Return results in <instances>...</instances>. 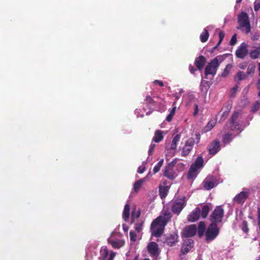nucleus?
I'll use <instances>...</instances> for the list:
<instances>
[{"mask_svg": "<svg viewBox=\"0 0 260 260\" xmlns=\"http://www.w3.org/2000/svg\"><path fill=\"white\" fill-rule=\"evenodd\" d=\"M145 101L147 104H152L153 100L150 95H147L145 98Z\"/></svg>", "mask_w": 260, "mask_h": 260, "instance_id": "52", "label": "nucleus"}, {"mask_svg": "<svg viewBox=\"0 0 260 260\" xmlns=\"http://www.w3.org/2000/svg\"><path fill=\"white\" fill-rule=\"evenodd\" d=\"M237 28L240 29L241 31L246 34H249L251 31L250 22L239 24V26Z\"/></svg>", "mask_w": 260, "mask_h": 260, "instance_id": "22", "label": "nucleus"}, {"mask_svg": "<svg viewBox=\"0 0 260 260\" xmlns=\"http://www.w3.org/2000/svg\"><path fill=\"white\" fill-rule=\"evenodd\" d=\"M257 87L259 89H260V79L258 80L257 82Z\"/></svg>", "mask_w": 260, "mask_h": 260, "instance_id": "62", "label": "nucleus"}, {"mask_svg": "<svg viewBox=\"0 0 260 260\" xmlns=\"http://www.w3.org/2000/svg\"><path fill=\"white\" fill-rule=\"evenodd\" d=\"M257 223L258 226V230L260 231V207L258 208L257 211Z\"/></svg>", "mask_w": 260, "mask_h": 260, "instance_id": "53", "label": "nucleus"}, {"mask_svg": "<svg viewBox=\"0 0 260 260\" xmlns=\"http://www.w3.org/2000/svg\"><path fill=\"white\" fill-rule=\"evenodd\" d=\"M230 109L227 108L226 110H225L224 111H221L220 112L218 115L217 117L221 116V118H223V119L224 118L228 116L229 114Z\"/></svg>", "mask_w": 260, "mask_h": 260, "instance_id": "39", "label": "nucleus"}, {"mask_svg": "<svg viewBox=\"0 0 260 260\" xmlns=\"http://www.w3.org/2000/svg\"><path fill=\"white\" fill-rule=\"evenodd\" d=\"M130 208L128 204H126L123 212V218L125 221H127L129 216Z\"/></svg>", "mask_w": 260, "mask_h": 260, "instance_id": "30", "label": "nucleus"}, {"mask_svg": "<svg viewBox=\"0 0 260 260\" xmlns=\"http://www.w3.org/2000/svg\"><path fill=\"white\" fill-rule=\"evenodd\" d=\"M195 95L193 93H188L186 95V100L187 101V104H190L192 102H193L195 100Z\"/></svg>", "mask_w": 260, "mask_h": 260, "instance_id": "36", "label": "nucleus"}, {"mask_svg": "<svg viewBox=\"0 0 260 260\" xmlns=\"http://www.w3.org/2000/svg\"><path fill=\"white\" fill-rule=\"evenodd\" d=\"M219 234V229L216 223H212L208 226L206 232L205 236L207 241H212Z\"/></svg>", "mask_w": 260, "mask_h": 260, "instance_id": "8", "label": "nucleus"}, {"mask_svg": "<svg viewBox=\"0 0 260 260\" xmlns=\"http://www.w3.org/2000/svg\"><path fill=\"white\" fill-rule=\"evenodd\" d=\"M148 250L151 255H155L158 252V245L154 242H150L147 246Z\"/></svg>", "mask_w": 260, "mask_h": 260, "instance_id": "21", "label": "nucleus"}, {"mask_svg": "<svg viewBox=\"0 0 260 260\" xmlns=\"http://www.w3.org/2000/svg\"><path fill=\"white\" fill-rule=\"evenodd\" d=\"M155 146H156V145L155 144L153 143H152L150 144V147H149V150H148V154H149V155H151L152 153V152H153V151L154 150V149L155 147Z\"/></svg>", "mask_w": 260, "mask_h": 260, "instance_id": "50", "label": "nucleus"}, {"mask_svg": "<svg viewBox=\"0 0 260 260\" xmlns=\"http://www.w3.org/2000/svg\"><path fill=\"white\" fill-rule=\"evenodd\" d=\"M178 236L176 234H174L167 236L165 238L164 242L167 245L172 246L178 242Z\"/></svg>", "mask_w": 260, "mask_h": 260, "instance_id": "19", "label": "nucleus"}, {"mask_svg": "<svg viewBox=\"0 0 260 260\" xmlns=\"http://www.w3.org/2000/svg\"><path fill=\"white\" fill-rule=\"evenodd\" d=\"M140 216L139 212H137L136 213L135 212H132V222H134L135 219L138 218Z\"/></svg>", "mask_w": 260, "mask_h": 260, "instance_id": "48", "label": "nucleus"}, {"mask_svg": "<svg viewBox=\"0 0 260 260\" xmlns=\"http://www.w3.org/2000/svg\"><path fill=\"white\" fill-rule=\"evenodd\" d=\"M238 89V86L237 85L235 86L233 88H232L231 91V96H234L236 93L237 92Z\"/></svg>", "mask_w": 260, "mask_h": 260, "instance_id": "45", "label": "nucleus"}, {"mask_svg": "<svg viewBox=\"0 0 260 260\" xmlns=\"http://www.w3.org/2000/svg\"><path fill=\"white\" fill-rule=\"evenodd\" d=\"M246 77L245 74L242 72H239L237 73L236 76L235 77V80L238 82H239Z\"/></svg>", "mask_w": 260, "mask_h": 260, "instance_id": "34", "label": "nucleus"}, {"mask_svg": "<svg viewBox=\"0 0 260 260\" xmlns=\"http://www.w3.org/2000/svg\"><path fill=\"white\" fill-rule=\"evenodd\" d=\"M212 28H213V26L210 25L206 27L203 29V31L200 36V39L202 42L204 43L208 40L209 36L208 30H210Z\"/></svg>", "mask_w": 260, "mask_h": 260, "instance_id": "20", "label": "nucleus"}, {"mask_svg": "<svg viewBox=\"0 0 260 260\" xmlns=\"http://www.w3.org/2000/svg\"><path fill=\"white\" fill-rule=\"evenodd\" d=\"M260 54V47H255L249 52L250 57L252 59L257 58Z\"/></svg>", "mask_w": 260, "mask_h": 260, "instance_id": "29", "label": "nucleus"}, {"mask_svg": "<svg viewBox=\"0 0 260 260\" xmlns=\"http://www.w3.org/2000/svg\"><path fill=\"white\" fill-rule=\"evenodd\" d=\"M259 75L260 76V63L258 64Z\"/></svg>", "mask_w": 260, "mask_h": 260, "instance_id": "64", "label": "nucleus"}, {"mask_svg": "<svg viewBox=\"0 0 260 260\" xmlns=\"http://www.w3.org/2000/svg\"><path fill=\"white\" fill-rule=\"evenodd\" d=\"M220 150V143L218 141L212 142L208 146L209 152L211 155L215 154Z\"/></svg>", "mask_w": 260, "mask_h": 260, "instance_id": "18", "label": "nucleus"}, {"mask_svg": "<svg viewBox=\"0 0 260 260\" xmlns=\"http://www.w3.org/2000/svg\"><path fill=\"white\" fill-rule=\"evenodd\" d=\"M116 253L112 251H109L106 246H103L100 251V260H113Z\"/></svg>", "mask_w": 260, "mask_h": 260, "instance_id": "11", "label": "nucleus"}, {"mask_svg": "<svg viewBox=\"0 0 260 260\" xmlns=\"http://www.w3.org/2000/svg\"><path fill=\"white\" fill-rule=\"evenodd\" d=\"M220 182H222V181L218 177L209 175L205 178L203 184L205 189L210 190L217 186Z\"/></svg>", "mask_w": 260, "mask_h": 260, "instance_id": "7", "label": "nucleus"}, {"mask_svg": "<svg viewBox=\"0 0 260 260\" xmlns=\"http://www.w3.org/2000/svg\"><path fill=\"white\" fill-rule=\"evenodd\" d=\"M122 226H123V230L124 231L127 232L128 231V227L126 224H123Z\"/></svg>", "mask_w": 260, "mask_h": 260, "instance_id": "59", "label": "nucleus"}, {"mask_svg": "<svg viewBox=\"0 0 260 260\" xmlns=\"http://www.w3.org/2000/svg\"><path fill=\"white\" fill-rule=\"evenodd\" d=\"M153 83L155 85H157L158 84V85H159L161 87H162L164 86V83L162 81H159V80H154L153 82Z\"/></svg>", "mask_w": 260, "mask_h": 260, "instance_id": "54", "label": "nucleus"}, {"mask_svg": "<svg viewBox=\"0 0 260 260\" xmlns=\"http://www.w3.org/2000/svg\"><path fill=\"white\" fill-rule=\"evenodd\" d=\"M241 228L242 231L245 233H247L248 232V228L247 226V222L245 220H243L241 224Z\"/></svg>", "mask_w": 260, "mask_h": 260, "instance_id": "38", "label": "nucleus"}, {"mask_svg": "<svg viewBox=\"0 0 260 260\" xmlns=\"http://www.w3.org/2000/svg\"><path fill=\"white\" fill-rule=\"evenodd\" d=\"M219 41L218 42V44H217V46L215 47V48H217V46L221 44V43L222 42L223 38H224V33L223 31H219Z\"/></svg>", "mask_w": 260, "mask_h": 260, "instance_id": "42", "label": "nucleus"}, {"mask_svg": "<svg viewBox=\"0 0 260 260\" xmlns=\"http://www.w3.org/2000/svg\"><path fill=\"white\" fill-rule=\"evenodd\" d=\"M250 194V190L247 188H244L242 191L237 194L233 201L238 204H243Z\"/></svg>", "mask_w": 260, "mask_h": 260, "instance_id": "12", "label": "nucleus"}, {"mask_svg": "<svg viewBox=\"0 0 260 260\" xmlns=\"http://www.w3.org/2000/svg\"><path fill=\"white\" fill-rule=\"evenodd\" d=\"M209 210H210V208L208 205H204L203 207L202 210H201V214H200L201 216H202V217L203 218H205L207 216L208 213L209 212Z\"/></svg>", "mask_w": 260, "mask_h": 260, "instance_id": "32", "label": "nucleus"}, {"mask_svg": "<svg viewBox=\"0 0 260 260\" xmlns=\"http://www.w3.org/2000/svg\"><path fill=\"white\" fill-rule=\"evenodd\" d=\"M180 95V94L177 93H175L174 94V97H175L177 100L179 99Z\"/></svg>", "mask_w": 260, "mask_h": 260, "instance_id": "61", "label": "nucleus"}, {"mask_svg": "<svg viewBox=\"0 0 260 260\" xmlns=\"http://www.w3.org/2000/svg\"><path fill=\"white\" fill-rule=\"evenodd\" d=\"M237 42V35L236 34H235L232 37L231 41H230V44L232 46L235 45Z\"/></svg>", "mask_w": 260, "mask_h": 260, "instance_id": "46", "label": "nucleus"}, {"mask_svg": "<svg viewBox=\"0 0 260 260\" xmlns=\"http://www.w3.org/2000/svg\"><path fill=\"white\" fill-rule=\"evenodd\" d=\"M140 109H137L136 111H135V114L137 115V117H143L144 116V114H140Z\"/></svg>", "mask_w": 260, "mask_h": 260, "instance_id": "55", "label": "nucleus"}, {"mask_svg": "<svg viewBox=\"0 0 260 260\" xmlns=\"http://www.w3.org/2000/svg\"><path fill=\"white\" fill-rule=\"evenodd\" d=\"M174 165V161H172L168 166L165 167L164 170V176L170 179H173L177 176V173L175 172L173 169Z\"/></svg>", "mask_w": 260, "mask_h": 260, "instance_id": "15", "label": "nucleus"}, {"mask_svg": "<svg viewBox=\"0 0 260 260\" xmlns=\"http://www.w3.org/2000/svg\"><path fill=\"white\" fill-rule=\"evenodd\" d=\"M197 232V227L195 225H190L186 226L183 230V235L185 237L193 236Z\"/></svg>", "mask_w": 260, "mask_h": 260, "instance_id": "16", "label": "nucleus"}, {"mask_svg": "<svg viewBox=\"0 0 260 260\" xmlns=\"http://www.w3.org/2000/svg\"><path fill=\"white\" fill-rule=\"evenodd\" d=\"M150 175V172L148 174L146 177L144 178L143 179H140L136 182L134 184V190L136 192H138L139 189L141 188L143 184L147 181V177L149 176Z\"/></svg>", "mask_w": 260, "mask_h": 260, "instance_id": "24", "label": "nucleus"}, {"mask_svg": "<svg viewBox=\"0 0 260 260\" xmlns=\"http://www.w3.org/2000/svg\"><path fill=\"white\" fill-rule=\"evenodd\" d=\"M206 225L204 222H200L198 227V233L199 237H202L205 233Z\"/></svg>", "mask_w": 260, "mask_h": 260, "instance_id": "31", "label": "nucleus"}, {"mask_svg": "<svg viewBox=\"0 0 260 260\" xmlns=\"http://www.w3.org/2000/svg\"><path fill=\"white\" fill-rule=\"evenodd\" d=\"M186 204L185 198L175 200L172 205V210L173 213L178 215L184 207Z\"/></svg>", "mask_w": 260, "mask_h": 260, "instance_id": "10", "label": "nucleus"}, {"mask_svg": "<svg viewBox=\"0 0 260 260\" xmlns=\"http://www.w3.org/2000/svg\"><path fill=\"white\" fill-rule=\"evenodd\" d=\"M146 161H143L142 165L140 166L138 169V172L140 174L143 173L145 170Z\"/></svg>", "mask_w": 260, "mask_h": 260, "instance_id": "41", "label": "nucleus"}, {"mask_svg": "<svg viewBox=\"0 0 260 260\" xmlns=\"http://www.w3.org/2000/svg\"><path fill=\"white\" fill-rule=\"evenodd\" d=\"M130 239L132 241L135 242L137 240L136 234L134 232H130L129 233Z\"/></svg>", "mask_w": 260, "mask_h": 260, "instance_id": "47", "label": "nucleus"}, {"mask_svg": "<svg viewBox=\"0 0 260 260\" xmlns=\"http://www.w3.org/2000/svg\"><path fill=\"white\" fill-rule=\"evenodd\" d=\"M216 123V120L215 119H211L208 122L207 124L203 128V131L204 133L208 132L212 129L214 126L215 125Z\"/></svg>", "mask_w": 260, "mask_h": 260, "instance_id": "26", "label": "nucleus"}, {"mask_svg": "<svg viewBox=\"0 0 260 260\" xmlns=\"http://www.w3.org/2000/svg\"><path fill=\"white\" fill-rule=\"evenodd\" d=\"M206 62L205 58L203 56H200L196 59L195 64L199 70H201Z\"/></svg>", "mask_w": 260, "mask_h": 260, "instance_id": "25", "label": "nucleus"}, {"mask_svg": "<svg viewBox=\"0 0 260 260\" xmlns=\"http://www.w3.org/2000/svg\"><path fill=\"white\" fill-rule=\"evenodd\" d=\"M222 60V57L218 56L214 58L205 68V74L214 75L216 74L217 69Z\"/></svg>", "mask_w": 260, "mask_h": 260, "instance_id": "5", "label": "nucleus"}, {"mask_svg": "<svg viewBox=\"0 0 260 260\" xmlns=\"http://www.w3.org/2000/svg\"><path fill=\"white\" fill-rule=\"evenodd\" d=\"M233 68V66L231 64H228L225 68L223 72H222L221 76L222 77L227 76L230 72H231L232 69Z\"/></svg>", "mask_w": 260, "mask_h": 260, "instance_id": "35", "label": "nucleus"}, {"mask_svg": "<svg viewBox=\"0 0 260 260\" xmlns=\"http://www.w3.org/2000/svg\"><path fill=\"white\" fill-rule=\"evenodd\" d=\"M247 22H249L248 15L245 12H242L238 15V22L239 24Z\"/></svg>", "mask_w": 260, "mask_h": 260, "instance_id": "23", "label": "nucleus"}, {"mask_svg": "<svg viewBox=\"0 0 260 260\" xmlns=\"http://www.w3.org/2000/svg\"><path fill=\"white\" fill-rule=\"evenodd\" d=\"M164 162V159H161L159 162L154 166L153 168L154 174L157 173L162 167Z\"/></svg>", "mask_w": 260, "mask_h": 260, "instance_id": "37", "label": "nucleus"}, {"mask_svg": "<svg viewBox=\"0 0 260 260\" xmlns=\"http://www.w3.org/2000/svg\"><path fill=\"white\" fill-rule=\"evenodd\" d=\"M170 187L168 185H162L159 186V194L161 199L165 198L168 192Z\"/></svg>", "mask_w": 260, "mask_h": 260, "instance_id": "27", "label": "nucleus"}, {"mask_svg": "<svg viewBox=\"0 0 260 260\" xmlns=\"http://www.w3.org/2000/svg\"><path fill=\"white\" fill-rule=\"evenodd\" d=\"M198 113V106L197 104H195L194 111L193 112V115L196 116Z\"/></svg>", "mask_w": 260, "mask_h": 260, "instance_id": "57", "label": "nucleus"}, {"mask_svg": "<svg viewBox=\"0 0 260 260\" xmlns=\"http://www.w3.org/2000/svg\"><path fill=\"white\" fill-rule=\"evenodd\" d=\"M246 67V64H242L240 65V68L242 69H244Z\"/></svg>", "mask_w": 260, "mask_h": 260, "instance_id": "60", "label": "nucleus"}, {"mask_svg": "<svg viewBox=\"0 0 260 260\" xmlns=\"http://www.w3.org/2000/svg\"><path fill=\"white\" fill-rule=\"evenodd\" d=\"M183 92V90L182 89H180L179 91V94H181Z\"/></svg>", "mask_w": 260, "mask_h": 260, "instance_id": "63", "label": "nucleus"}, {"mask_svg": "<svg viewBox=\"0 0 260 260\" xmlns=\"http://www.w3.org/2000/svg\"><path fill=\"white\" fill-rule=\"evenodd\" d=\"M260 107V102H256L251 108V111L253 113L256 112Z\"/></svg>", "mask_w": 260, "mask_h": 260, "instance_id": "40", "label": "nucleus"}, {"mask_svg": "<svg viewBox=\"0 0 260 260\" xmlns=\"http://www.w3.org/2000/svg\"><path fill=\"white\" fill-rule=\"evenodd\" d=\"M122 235L115 232L111 234V236L108 238V241L113 247L119 248L124 244V241L121 238Z\"/></svg>", "mask_w": 260, "mask_h": 260, "instance_id": "6", "label": "nucleus"}, {"mask_svg": "<svg viewBox=\"0 0 260 260\" xmlns=\"http://www.w3.org/2000/svg\"><path fill=\"white\" fill-rule=\"evenodd\" d=\"M190 249V248H189V247L185 246V244H183L181 247V251L183 254L187 253Z\"/></svg>", "mask_w": 260, "mask_h": 260, "instance_id": "44", "label": "nucleus"}, {"mask_svg": "<svg viewBox=\"0 0 260 260\" xmlns=\"http://www.w3.org/2000/svg\"><path fill=\"white\" fill-rule=\"evenodd\" d=\"M185 246L189 247L191 248L192 247L193 241L191 240L188 239L187 241L184 243Z\"/></svg>", "mask_w": 260, "mask_h": 260, "instance_id": "51", "label": "nucleus"}, {"mask_svg": "<svg viewBox=\"0 0 260 260\" xmlns=\"http://www.w3.org/2000/svg\"><path fill=\"white\" fill-rule=\"evenodd\" d=\"M254 9L255 11H257L260 9V4L255 3Z\"/></svg>", "mask_w": 260, "mask_h": 260, "instance_id": "56", "label": "nucleus"}, {"mask_svg": "<svg viewBox=\"0 0 260 260\" xmlns=\"http://www.w3.org/2000/svg\"><path fill=\"white\" fill-rule=\"evenodd\" d=\"M201 210L199 207L193 210L188 216V220L190 222H194L198 220L201 215Z\"/></svg>", "mask_w": 260, "mask_h": 260, "instance_id": "17", "label": "nucleus"}, {"mask_svg": "<svg viewBox=\"0 0 260 260\" xmlns=\"http://www.w3.org/2000/svg\"><path fill=\"white\" fill-rule=\"evenodd\" d=\"M248 53V45L245 43H242L236 51L235 54L238 58L243 59Z\"/></svg>", "mask_w": 260, "mask_h": 260, "instance_id": "14", "label": "nucleus"}, {"mask_svg": "<svg viewBox=\"0 0 260 260\" xmlns=\"http://www.w3.org/2000/svg\"><path fill=\"white\" fill-rule=\"evenodd\" d=\"M180 139V134H176L173 137L171 141L166 143L165 152L167 158L168 157H172L175 155L177 145Z\"/></svg>", "mask_w": 260, "mask_h": 260, "instance_id": "3", "label": "nucleus"}, {"mask_svg": "<svg viewBox=\"0 0 260 260\" xmlns=\"http://www.w3.org/2000/svg\"><path fill=\"white\" fill-rule=\"evenodd\" d=\"M224 211L222 206L216 207L211 215V220L212 223H215L222 221Z\"/></svg>", "mask_w": 260, "mask_h": 260, "instance_id": "9", "label": "nucleus"}, {"mask_svg": "<svg viewBox=\"0 0 260 260\" xmlns=\"http://www.w3.org/2000/svg\"><path fill=\"white\" fill-rule=\"evenodd\" d=\"M194 144V140L192 138H189L185 142V145L182 148L181 155L186 156L188 155L193 148Z\"/></svg>", "mask_w": 260, "mask_h": 260, "instance_id": "13", "label": "nucleus"}, {"mask_svg": "<svg viewBox=\"0 0 260 260\" xmlns=\"http://www.w3.org/2000/svg\"><path fill=\"white\" fill-rule=\"evenodd\" d=\"M241 117V113L239 111H235L233 113L230 121L225 125V129L231 131L223 136V143L225 144L230 143L233 139V136L239 134L243 129L239 123V119Z\"/></svg>", "mask_w": 260, "mask_h": 260, "instance_id": "1", "label": "nucleus"}, {"mask_svg": "<svg viewBox=\"0 0 260 260\" xmlns=\"http://www.w3.org/2000/svg\"><path fill=\"white\" fill-rule=\"evenodd\" d=\"M176 111V106H174L171 109H170L169 110L170 113L166 117V120L170 122L172 120L173 116L175 115Z\"/></svg>", "mask_w": 260, "mask_h": 260, "instance_id": "33", "label": "nucleus"}, {"mask_svg": "<svg viewBox=\"0 0 260 260\" xmlns=\"http://www.w3.org/2000/svg\"><path fill=\"white\" fill-rule=\"evenodd\" d=\"M143 227V223H140L136 224L135 229L137 232L140 233L142 230Z\"/></svg>", "mask_w": 260, "mask_h": 260, "instance_id": "49", "label": "nucleus"}, {"mask_svg": "<svg viewBox=\"0 0 260 260\" xmlns=\"http://www.w3.org/2000/svg\"><path fill=\"white\" fill-rule=\"evenodd\" d=\"M163 138V132L160 130H157L155 132L154 136L153 138V141L155 143H158L162 141Z\"/></svg>", "mask_w": 260, "mask_h": 260, "instance_id": "28", "label": "nucleus"}, {"mask_svg": "<svg viewBox=\"0 0 260 260\" xmlns=\"http://www.w3.org/2000/svg\"><path fill=\"white\" fill-rule=\"evenodd\" d=\"M171 217L169 211L163 210L161 214L153 220L151 225V232L152 236L159 237L164 231V229L167 222Z\"/></svg>", "mask_w": 260, "mask_h": 260, "instance_id": "2", "label": "nucleus"}, {"mask_svg": "<svg viewBox=\"0 0 260 260\" xmlns=\"http://www.w3.org/2000/svg\"><path fill=\"white\" fill-rule=\"evenodd\" d=\"M203 163L204 160L203 157L198 156L189 170L187 174V178L189 179H193L197 177L201 169L203 167Z\"/></svg>", "mask_w": 260, "mask_h": 260, "instance_id": "4", "label": "nucleus"}, {"mask_svg": "<svg viewBox=\"0 0 260 260\" xmlns=\"http://www.w3.org/2000/svg\"><path fill=\"white\" fill-rule=\"evenodd\" d=\"M255 70V66L253 64H250L247 71V74L249 75L250 74L253 73Z\"/></svg>", "mask_w": 260, "mask_h": 260, "instance_id": "43", "label": "nucleus"}, {"mask_svg": "<svg viewBox=\"0 0 260 260\" xmlns=\"http://www.w3.org/2000/svg\"><path fill=\"white\" fill-rule=\"evenodd\" d=\"M189 71L191 74H194V72L196 71V69L192 66H189Z\"/></svg>", "mask_w": 260, "mask_h": 260, "instance_id": "58", "label": "nucleus"}]
</instances>
